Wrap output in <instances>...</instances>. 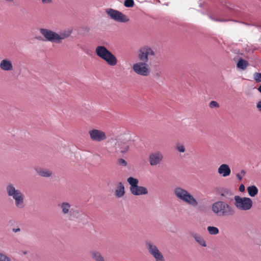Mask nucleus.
Wrapping results in <instances>:
<instances>
[{"label":"nucleus","mask_w":261,"mask_h":261,"mask_svg":"<svg viewBox=\"0 0 261 261\" xmlns=\"http://www.w3.org/2000/svg\"><path fill=\"white\" fill-rule=\"evenodd\" d=\"M39 30L46 40L56 43H62L63 40L68 38L72 33V30L69 29L61 31L59 33L47 29L41 28Z\"/></svg>","instance_id":"1"},{"label":"nucleus","mask_w":261,"mask_h":261,"mask_svg":"<svg viewBox=\"0 0 261 261\" xmlns=\"http://www.w3.org/2000/svg\"><path fill=\"white\" fill-rule=\"evenodd\" d=\"M6 190L8 196L14 200L17 208L23 209L25 207L24 196L20 190L16 189L13 184L9 183L7 185Z\"/></svg>","instance_id":"2"},{"label":"nucleus","mask_w":261,"mask_h":261,"mask_svg":"<svg viewBox=\"0 0 261 261\" xmlns=\"http://www.w3.org/2000/svg\"><path fill=\"white\" fill-rule=\"evenodd\" d=\"M211 210L215 215L220 217L232 216L235 214L234 208L223 201L214 202L212 205Z\"/></svg>","instance_id":"3"},{"label":"nucleus","mask_w":261,"mask_h":261,"mask_svg":"<svg viewBox=\"0 0 261 261\" xmlns=\"http://www.w3.org/2000/svg\"><path fill=\"white\" fill-rule=\"evenodd\" d=\"M58 206L61 214L67 217L70 220H73L74 218L82 220L87 217L84 214H80L78 210L73 208L69 202H62Z\"/></svg>","instance_id":"4"},{"label":"nucleus","mask_w":261,"mask_h":261,"mask_svg":"<svg viewBox=\"0 0 261 261\" xmlns=\"http://www.w3.org/2000/svg\"><path fill=\"white\" fill-rule=\"evenodd\" d=\"M173 193L176 197L182 202L193 207L198 205L196 199L187 190L178 187L174 189Z\"/></svg>","instance_id":"5"},{"label":"nucleus","mask_w":261,"mask_h":261,"mask_svg":"<svg viewBox=\"0 0 261 261\" xmlns=\"http://www.w3.org/2000/svg\"><path fill=\"white\" fill-rule=\"evenodd\" d=\"M95 53L111 66H115L118 63L115 56L104 46H97L95 49Z\"/></svg>","instance_id":"6"},{"label":"nucleus","mask_w":261,"mask_h":261,"mask_svg":"<svg viewBox=\"0 0 261 261\" xmlns=\"http://www.w3.org/2000/svg\"><path fill=\"white\" fill-rule=\"evenodd\" d=\"M127 181L130 185V191L135 196L146 195L148 194L146 188L138 186L139 180L133 177H129L127 179Z\"/></svg>","instance_id":"7"},{"label":"nucleus","mask_w":261,"mask_h":261,"mask_svg":"<svg viewBox=\"0 0 261 261\" xmlns=\"http://www.w3.org/2000/svg\"><path fill=\"white\" fill-rule=\"evenodd\" d=\"M235 206L239 210L248 211L252 207V200L248 197H241L235 196L234 197Z\"/></svg>","instance_id":"8"},{"label":"nucleus","mask_w":261,"mask_h":261,"mask_svg":"<svg viewBox=\"0 0 261 261\" xmlns=\"http://www.w3.org/2000/svg\"><path fill=\"white\" fill-rule=\"evenodd\" d=\"M146 248L148 253L154 258L155 261H165V258L158 247L151 241L145 243Z\"/></svg>","instance_id":"9"},{"label":"nucleus","mask_w":261,"mask_h":261,"mask_svg":"<svg viewBox=\"0 0 261 261\" xmlns=\"http://www.w3.org/2000/svg\"><path fill=\"white\" fill-rule=\"evenodd\" d=\"M132 68L137 74L143 76H147L151 72L149 65L145 62L141 61L136 63L133 64Z\"/></svg>","instance_id":"10"},{"label":"nucleus","mask_w":261,"mask_h":261,"mask_svg":"<svg viewBox=\"0 0 261 261\" xmlns=\"http://www.w3.org/2000/svg\"><path fill=\"white\" fill-rule=\"evenodd\" d=\"M155 56V53L151 48L148 46L141 47L138 51V57L141 61L147 63L149 58Z\"/></svg>","instance_id":"11"},{"label":"nucleus","mask_w":261,"mask_h":261,"mask_svg":"<svg viewBox=\"0 0 261 261\" xmlns=\"http://www.w3.org/2000/svg\"><path fill=\"white\" fill-rule=\"evenodd\" d=\"M107 14L113 19L118 22H126L129 21L127 16L117 10L109 8L106 10Z\"/></svg>","instance_id":"12"},{"label":"nucleus","mask_w":261,"mask_h":261,"mask_svg":"<svg viewBox=\"0 0 261 261\" xmlns=\"http://www.w3.org/2000/svg\"><path fill=\"white\" fill-rule=\"evenodd\" d=\"M89 134L91 140L94 142H100L107 139L105 132L100 129H92L90 130Z\"/></svg>","instance_id":"13"},{"label":"nucleus","mask_w":261,"mask_h":261,"mask_svg":"<svg viewBox=\"0 0 261 261\" xmlns=\"http://www.w3.org/2000/svg\"><path fill=\"white\" fill-rule=\"evenodd\" d=\"M164 158L163 153L159 151L151 152L148 156V161L150 166H156L160 164Z\"/></svg>","instance_id":"14"},{"label":"nucleus","mask_w":261,"mask_h":261,"mask_svg":"<svg viewBox=\"0 0 261 261\" xmlns=\"http://www.w3.org/2000/svg\"><path fill=\"white\" fill-rule=\"evenodd\" d=\"M130 142L126 139H119L115 143V150L124 153L128 151Z\"/></svg>","instance_id":"15"},{"label":"nucleus","mask_w":261,"mask_h":261,"mask_svg":"<svg viewBox=\"0 0 261 261\" xmlns=\"http://www.w3.org/2000/svg\"><path fill=\"white\" fill-rule=\"evenodd\" d=\"M218 173L223 177H227L230 175L231 170L229 166L225 164L221 165L218 169Z\"/></svg>","instance_id":"16"},{"label":"nucleus","mask_w":261,"mask_h":261,"mask_svg":"<svg viewBox=\"0 0 261 261\" xmlns=\"http://www.w3.org/2000/svg\"><path fill=\"white\" fill-rule=\"evenodd\" d=\"M0 68L4 71H11L13 69V66L10 60L8 59H5L1 61Z\"/></svg>","instance_id":"17"},{"label":"nucleus","mask_w":261,"mask_h":261,"mask_svg":"<svg viewBox=\"0 0 261 261\" xmlns=\"http://www.w3.org/2000/svg\"><path fill=\"white\" fill-rule=\"evenodd\" d=\"M125 194V188L123 184L121 182H119L117 185L115 195L117 198H121Z\"/></svg>","instance_id":"18"},{"label":"nucleus","mask_w":261,"mask_h":261,"mask_svg":"<svg viewBox=\"0 0 261 261\" xmlns=\"http://www.w3.org/2000/svg\"><path fill=\"white\" fill-rule=\"evenodd\" d=\"M90 256L94 261H106L105 257L99 251L95 250L91 251Z\"/></svg>","instance_id":"19"},{"label":"nucleus","mask_w":261,"mask_h":261,"mask_svg":"<svg viewBox=\"0 0 261 261\" xmlns=\"http://www.w3.org/2000/svg\"><path fill=\"white\" fill-rule=\"evenodd\" d=\"M36 171L40 175L43 177H50L52 174L51 171L43 168L37 169Z\"/></svg>","instance_id":"20"},{"label":"nucleus","mask_w":261,"mask_h":261,"mask_svg":"<svg viewBox=\"0 0 261 261\" xmlns=\"http://www.w3.org/2000/svg\"><path fill=\"white\" fill-rule=\"evenodd\" d=\"M247 189L249 195L251 197L255 196L258 192V190L255 186H249Z\"/></svg>","instance_id":"21"},{"label":"nucleus","mask_w":261,"mask_h":261,"mask_svg":"<svg viewBox=\"0 0 261 261\" xmlns=\"http://www.w3.org/2000/svg\"><path fill=\"white\" fill-rule=\"evenodd\" d=\"M192 237L194 238L195 240L200 245L203 247H205L206 246L205 241L200 235L196 233H193Z\"/></svg>","instance_id":"22"},{"label":"nucleus","mask_w":261,"mask_h":261,"mask_svg":"<svg viewBox=\"0 0 261 261\" xmlns=\"http://www.w3.org/2000/svg\"><path fill=\"white\" fill-rule=\"evenodd\" d=\"M248 65V62L242 59H240L237 63V67L242 70L246 69Z\"/></svg>","instance_id":"23"},{"label":"nucleus","mask_w":261,"mask_h":261,"mask_svg":"<svg viewBox=\"0 0 261 261\" xmlns=\"http://www.w3.org/2000/svg\"><path fill=\"white\" fill-rule=\"evenodd\" d=\"M233 195L232 193L228 190H224L221 191L220 195L225 198V199L229 200V197L232 196Z\"/></svg>","instance_id":"24"},{"label":"nucleus","mask_w":261,"mask_h":261,"mask_svg":"<svg viewBox=\"0 0 261 261\" xmlns=\"http://www.w3.org/2000/svg\"><path fill=\"white\" fill-rule=\"evenodd\" d=\"M207 229L209 233L212 235L217 234L219 231L218 228L214 226H208Z\"/></svg>","instance_id":"25"},{"label":"nucleus","mask_w":261,"mask_h":261,"mask_svg":"<svg viewBox=\"0 0 261 261\" xmlns=\"http://www.w3.org/2000/svg\"><path fill=\"white\" fill-rule=\"evenodd\" d=\"M135 5L134 0H125L124 5L125 7L129 8L134 7Z\"/></svg>","instance_id":"26"},{"label":"nucleus","mask_w":261,"mask_h":261,"mask_svg":"<svg viewBox=\"0 0 261 261\" xmlns=\"http://www.w3.org/2000/svg\"><path fill=\"white\" fill-rule=\"evenodd\" d=\"M0 261H11V259L7 255L0 252Z\"/></svg>","instance_id":"27"},{"label":"nucleus","mask_w":261,"mask_h":261,"mask_svg":"<svg viewBox=\"0 0 261 261\" xmlns=\"http://www.w3.org/2000/svg\"><path fill=\"white\" fill-rule=\"evenodd\" d=\"M254 80L257 83L261 82V73L258 72H255L253 74Z\"/></svg>","instance_id":"28"},{"label":"nucleus","mask_w":261,"mask_h":261,"mask_svg":"<svg viewBox=\"0 0 261 261\" xmlns=\"http://www.w3.org/2000/svg\"><path fill=\"white\" fill-rule=\"evenodd\" d=\"M245 174H246V171L244 170H242L240 172L236 174V176L239 180H241L242 179L243 176L245 175Z\"/></svg>","instance_id":"29"},{"label":"nucleus","mask_w":261,"mask_h":261,"mask_svg":"<svg viewBox=\"0 0 261 261\" xmlns=\"http://www.w3.org/2000/svg\"><path fill=\"white\" fill-rule=\"evenodd\" d=\"M176 149L180 152L185 151V146L182 144H177L176 146Z\"/></svg>","instance_id":"30"},{"label":"nucleus","mask_w":261,"mask_h":261,"mask_svg":"<svg viewBox=\"0 0 261 261\" xmlns=\"http://www.w3.org/2000/svg\"><path fill=\"white\" fill-rule=\"evenodd\" d=\"M118 163H119V165L123 167H126L127 165V162L123 159H119L118 160Z\"/></svg>","instance_id":"31"},{"label":"nucleus","mask_w":261,"mask_h":261,"mask_svg":"<svg viewBox=\"0 0 261 261\" xmlns=\"http://www.w3.org/2000/svg\"><path fill=\"white\" fill-rule=\"evenodd\" d=\"M209 106L211 108H218L219 107V105L215 101H211L210 103Z\"/></svg>","instance_id":"32"},{"label":"nucleus","mask_w":261,"mask_h":261,"mask_svg":"<svg viewBox=\"0 0 261 261\" xmlns=\"http://www.w3.org/2000/svg\"><path fill=\"white\" fill-rule=\"evenodd\" d=\"M256 108L257 110L261 113V100L257 103Z\"/></svg>","instance_id":"33"},{"label":"nucleus","mask_w":261,"mask_h":261,"mask_svg":"<svg viewBox=\"0 0 261 261\" xmlns=\"http://www.w3.org/2000/svg\"><path fill=\"white\" fill-rule=\"evenodd\" d=\"M245 187L244 186V185L243 184H241L240 186H239V190L240 192H243L245 191Z\"/></svg>","instance_id":"34"},{"label":"nucleus","mask_w":261,"mask_h":261,"mask_svg":"<svg viewBox=\"0 0 261 261\" xmlns=\"http://www.w3.org/2000/svg\"><path fill=\"white\" fill-rule=\"evenodd\" d=\"M42 2L44 4H49L51 3V0H42Z\"/></svg>","instance_id":"35"},{"label":"nucleus","mask_w":261,"mask_h":261,"mask_svg":"<svg viewBox=\"0 0 261 261\" xmlns=\"http://www.w3.org/2000/svg\"><path fill=\"white\" fill-rule=\"evenodd\" d=\"M257 90L261 93V85L258 87Z\"/></svg>","instance_id":"36"},{"label":"nucleus","mask_w":261,"mask_h":261,"mask_svg":"<svg viewBox=\"0 0 261 261\" xmlns=\"http://www.w3.org/2000/svg\"><path fill=\"white\" fill-rule=\"evenodd\" d=\"M6 2H13L14 0H5Z\"/></svg>","instance_id":"37"},{"label":"nucleus","mask_w":261,"mask_h":261,"mask_svg":"<svg viewBox=\"0 0 261 261\" xmlns=\"http://www.w3.org/2000/svg\"><path fill=\"white\" fill-rule=\"evenodd\" d=\"M22 253L23 254H26L27 253V252L26 251H22Z\"/></svg>","instance_id":"38"},{"label":"nucleus","mask_w":261,"mask_h":261,"mask_svg":"<svg viewBox=\"0 0 261 261\" xmlns=\"http://www.w3.org/2000/svg\"><path fill=\"white\" fill-rule=\"evenodd\" d=\"M18 230H19V228L16 230V231H18Z\"/></svg>","instance_id":"39"}]
</instances>
